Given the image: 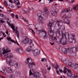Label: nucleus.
I'll use <instances>...</instances> for the list:
<instances>
[{
  "mask_svg": "<svg viewBox=\"0 0 78 78\" xmlns=\"http://www.w3.org/2000/svg\"><path fill=\"white\" fill-rule=\"evenodd\" d=\"M5 58L6 60L9 65H11L12 64H14L16 62V61L14 60H12V58L14 57L13 55L11 53L7 54L5 55Z\"/></svg>",
  "mask_w": 78,
  "mask_h": 78,
  "instance_id": "obj_1",
  "label": "nucleus"
},
{
  "mask_svg": "<svg viewBox=\"0 0 78 78\" xmlns=\"http://www.w3.org/2000/svg\"><path fill=\"white\" fill-rule=\"evenodd\" d=\"M51 22H49L48 25V27H50L48 31L49 36L51 39H56V37H54V36H53L54 35V32L53 30H52L51 28V27H52L53 23H54V21H53V20H51Z\"/></svg>",
  "mask_w": 78,
  "mask_h": 78,
  "instance_id": "obj_2",
  "label": "nucleus"
},
{
  "mask_svg": "<svg viewBox=\"0 0 78 78\" xmlns=\"http://www.w3.org/2000/svg\"><path fill=\"white\" fill-rule=\"evenodd\" d=\"M32 71L33 73H32V72H31V69H30L29 71V74L30 76L31 75H33L35 78H39L41 76V74H40L39 73L37 72H35L34 71V70L32 69Z\"/></svg>",
  "mask_w": 78,
  "mask_h": 78,
  "instance_id": "obj_3",
  "label": "nucleus"
},
{
  "mask_svg": "<svg viewBox=\"0 0 78 78\" xmlns=\"http://www.w3.org/2000/svg\"><path fill=\"white\" fill-rule=\"evenodd\" d=\"M32 60H30V58H27V62L26 64H28L29 67L30 69H31L32 67H33V66H35V63L34 62H32L31 63H30V61H31Z\"/></svg>",
  "mask_w": 78,
  "mask_h": 78,
  "instance_id": "obj_4",
  "label": "nucleus"
},
{
  "mask_svg": "<svg viewBox=\"0 0 78 78\" xmlns=\"http://www.w3.org/2000/svg\"><path fill=\"white\" fill-rule=\"evenodd\" d=\"M10 51L8 50V49L7 48L6 49L3 48L2 49H0V55H2V54L5 55L8 52H10Z\"/></svg>",
  "mask_w": 78,
  "mask_h": 78,
  "instance_id": "obj_5",
  "label": "nucleus"
},
{
  "mask_svg": "<svg viewBox=\"0 0 78 78\" xmlns=\"http://www.w3.org/2000/svg\"><path fill=\"white\" fill-rule=\"evenodd\" d=\"M11 28L13 30V32H15V33L16 34H17V37L18 38H19V32L17 31V27H16L15 29V26L13 25H12V26L11 27Z\"/></svg>",
  "mask_w": 78,
  "mask_h": 78,
  "instance_id": "obj_6",
  "label": "nucleus"
},
{
  "mask_svg": "<svg viewBox=\"0 0 78 78\" xmlns=\"http://www.w3.org/2000/svg\"><path fill=\"white\" fill-rule=\"evenodd\" d=\"M69 66V67H74L75 69H76L78 71V65L76 63H74L73 64V63L71 62H69L68 64Z\"/></svg>",
  "mask_w": 78,
  "mask_h": 78,
  "instance_id": "obj_7",
  "label": "nucleus"
},
{
  "mask_svg": "<svg viewBox=\"0 0 78 78\" xmlns=\"http://www.w3.org/2000/svg\"><path fill=\"white\" fill-rule=\"evenodd\" d=\"M38 31L39 34L41 33H42V32H43L42 35L43 36H44V39H46V38L48 37L47 36V32L41 29L39 30Z\"/></svg>",
  "mask_w": 78,
  "mask_h": 78,
  "instance_id": "obj_8",
  "label": "nucleus"
},
{
  "mask_svg": "<svg viewBox=\"0 0 78 78\" xmlns=\"http://www.w3.org/2000/svg\"><path fill=\"white\" fill-rule=\"evenodd\" d=\"M47 7H45V10H43L42 11V12L43 13V15L45 17H48V10Z\"/></svg>",
  "mask_w": 78,
  "mask_h": 78,
  "instance_id": "obj_9",
  "label": "nucleus"
},
{
  "mask_svg": "<svg viewBox=\"0 0 78 78\" xmlns=\"http://www.w3.org/2000/svg\"><path fill=\"white\" fill-rule=\"evenodd\" d=\"M70 49L69 48H63L62 49V51L65 54H67V52H69V51H70Z\"/></svg>",
  "mask_w": 78,
  "mask_h": 78,
  "instance_id": "obj_10",
  "label": "nucleus"
},
{
  "mask_svg": "<svg viewBox=\"0 0 78 78\" xmlns=\"http://www.w3.org/2000/svg\"><path fill=\"white\" fill-rule=\"evenodd\" d=\"M61 43L62 45H66L67 43V40L60 39L59 41L58 44H61Z\"/></svg>",
  "mask_w": 78,
  "mask_h": 78,
  "instance_id": "obj_11",
  "label": "nucleus"
},
{
  "mask_svg": "<svg viewBox=\"0 0 78 78\" xmlns=\"http://www.w3.org/2000/svg\"><path fill=\"white\" fill-rule=\"evenodd\" d=\"M38 17V19L39 20V21H41V23L43 24L44 23V22L42 21V20H43L44 17H42L41 14L39 13L37 14Z\"/></svg>",
  "mask_w": 78,
  "mask_h": 78,
  "instance_id": "obj_12",
  "label": "nucleus"
},
{
  "mask_svg": "<svg viewBox=\"0 0 78 78\" xmlns=\"http://www.w3.org/2000/svg\"><path fill=\"white\" fill-rule=\"evenodd\" d=\"M69 36H70V34L69 33H67V37H66V34H63L62 35V39H69Z\"/></svg>",
  "mask_w": 78,
  "mask_h": 78,
  "instance_id": "obj_13",
  "label": "nucleus"
},
{
  "mask_svg": "<svg viewBox=\"0 0 78 78\" xmlns=\"http://www.w3.org/2000/svg\"><path fill=\"white\" fill-rule=\"evenodd\" d=\"M67 71L68 72L67 73V76H68L69 77H72V75H73V74H72V73L71 70L69 69H67Z\"/></svg>",
  "mask_w": 78,
  "mask_h": 78,
  "instance_id": "obj_14",
  "label": "nucleus"
},
{
  "mask_svg": "<svg viewBox=\"0 0 78 78\" xmlns=\"http://www.w3.org/2000/svg\"><path fill=\"white\" fill-rule=\"evenodd\" d=\"M16 50L17 52H19L20 54H22L23 52V50L21 48H16Z\"/></svg>",
  "mask_w": 78,
  "mask_h": 78,
  "instance_id": "obj_15",
  "label": "nucleus"
},
{
  "mask_svg": "<svg viewBox=\"0 0 78 78\" xmlns=\"http://www.w3.org/2000/svg\"><path fill=\"white\" fill-rule=\"evenodd\" d=\"M32 50V46H29L26 49V51L27 52H30Z\"/></svg>",
  "mask_w": 78,
  "mask_h": 78,
  "instance_id": "obj_16",
  "label": "nucleus"
},
{
  "mask_svg": "<svg viewBox=\"0 0 78 78\" xmlns=\"http://www.w3.org/2000/svg\"><path fill=\"white\" fill-rule=\"evenodd\" d=\"M27 43L29 44L30 46H34V44L33 43V40L31 39H28L27 41Z\"/></svg>",
  "mask_w": 78,
  "mask_h": 78,
  "instance_id": "obj_17",
  "label": "nucleus"
},
{
  "mask_svg": "<svg viewBox=\"0 0 78 78\" xmlns=\"http://www.w3.org/2000/svg\"><path fill=\"white\" fill-rule=\"evenodd\" d=\"M5 70L8 73H10L12 72V69L11 67H7L6 68Z\"/></svg>",
  "mask_w": 78,
  "mask_h": 78,
  "instance_id": "obj_18",
  "label": "nucleus"
},
{
  "mask_svg": "<svg viewBox=\"0 0 78 78\" xmlns=\"http://www.w3.org/2000/svg\"><path fill=\"white\" fill-rule=\"evenodd\" d=\"M55 22H57V23H56V24L58 25V27H59V26H60V25H59V23L62 22V21H60V20L58 21V19H55Z\"/></svg>",
  "mask_w": 78,
  "mask_h": 78,
  "instance_id": "obj_19",
  "label": "nucleus"
},
{
  "mask_svg": "<svg viewBox=\"0 0 78 78\" xmlns=\"http://www.w3.org/2000/svg\"><path fill=\"white\" fill-rule=\"evenodd\" d=\"M70 9H72V8H68L67 9H66V10H63L62 11V12H69V11H70Z\"/></svg>",
  "mask_w": 78,
  "mask_h": 78,
  "instance_id": "obj_20",
  "label": "nucleus"
},
{
  "mask_svg": "<svg viewBox=\"0 0 78 78\" xmlns=\"http://www.w3.org/2000/svg\"><path fill=\"white\" fill-rule=\"evenodd\" d=\"M68 41L70 43H76V42L75 39H69Z\"/></svg>",
  "mask_w": 78,
  "mask_h": 78,
  "instance_id": "obj_21",
  "label": "nucleus"
},
{
  "mask_svg": "<svg viewBox=\"0 0 78 78\" xmlns=\"http://www.w3.org/2000/svg\"><path fill=\"white\" fill-rule=\"evenodd\" d=\"M7 20H8L7 23H8L9 26H10V27H12V25L13 24H12L10 23V22H11V21H10V20H9V19H8Z\"/></svg>",
  "mask_w": 78,
  "mask_h": 78,
  "instance_id": "obj_22",
  "label": "nucleus"
},
{
  "mask_svg": "<svg viewBox=\"0 0 78 78\" xmlns=\"http://www.w3.org/2000/svg\"><path fill=\"white\" fill-rule=\"evenodd\" d=\"M73 9L76 10V11H78V4L76 5L75 6L73 7Z\"/></svg>",
  "mask_w": 78,
  "mask_h": 78,
  "instance_id": "obj_23",
  "label": "nucleus"
},
{
  "mask_svg": "<svg viewBox=\"0 0 78 78\" xmlns=\"http://www.w3.org/2000/svg\"><path fill=\"white\" fill-rule=\"evenodd\" d=\"M28 39H24L22 41V43L23 44L28 43Z\"/></svg>",
  "mask_w": 78,
  "mask_h": 78,
  "instance_id": "obj_24",
  "label": "nucleus"
},
{
  "mask_svg": "<svg viewBox=\"0 0 78 78\" xmlns=\"http://www.w3.org/2000/svg\"><path fill=\"white\" fill-rule=\"evenodd\" d=\"M21 18H22V19H23L24 22H26L27 23H28V21L27 20L25 19L24 17L22 16H21Z\"/></svg>",
  "mask_w": 78,
  "mask_h": 78,
  "instance_id": "obj_25",
  "label": "nucleus"
},
{
  "mask_svg": "<svg viewBox=\"0 0 78 78\" xmlns=\"http://www.w3.org/2000/svg\"><path fill=\"white\" fill-rule=\"evenodd\" d=\"M8 41L10 42H13V43H14L15 44L16 43V42L14 41V40L11 39H8Z\"/></svg>",
  "mask_w": 78,
  "mask_h": 78,
  "instance_id": "obj_26",
  "label": "nucleus"
},
{
  "mask_svg": "<svg viewBox=\"0 0 78 78\" xmlns=\"http://www.w3.org/2000/svg\"><path fill=\"white\" fill-rule=\"evenodd\" d=\"M54 41V39H52L51 40V42H50V44L51 45H54V43H51L52 42H53Z\"/></svg>",
  "mask_w": 78,
  "mask_h": 78,
  "instance_id": "obj_27",
  "label": "nucleus"
},
{
  "mask_svg": "<svg viewBox=\"0 0 78 78\" xmlns=\"http://www.w3.org/2000/svg\"><path fill=\"white\" fill-rule=\"evenodd\" d=\"M10 77L11 78H15V75L14 73H12V74L10 76Z\"/></svg>",
  "mask_w": 78,
  "mask_h": 78,
  "instance_id": "obj_28",
  "label": "nucleus"
},
{
  "mask_svg": "<svg viewBox=\"0 0 78 78\" xmlns=\"http://www.w3.org/2000/svg\"><path fill=\"white\" fill-rule=\"evenodd\" d=\"M38 53V52L36 51H35L33 53V54L35 56H37V55H38L37 54Z\"/></svg>",
  "mask_w": 78,
  "mask_h": 78,
  "instance_id": "obj_29",
  "label": "nucleus"
},
{
  "mask_svg": "<svg viewBox=\"0 0 78 78\" xmlns=\"http://www.w3.org/2000/svg\"><path fill=\"white\" fill-rule=\"evenodd\" d=\"M56 34H58V35H59L60 34V30H58L56 31Z\"/></svg>",
  "mask_w": 78,
  "mask_h": 78,
  "instance_id": "obj_30",
  "label": "nucleus"
},
{
  "mask_svg": "<svg viewBox=\"0 0 78 78\" xmlns=\"http://www.w3.org/2000/svg\"><path fill=\"white\" fill-rule=\"evenodd\" d=\"M68 17L67 16H66V14L63 15V17H62V19H67V18Z\"/></svg>",
  "mask_w": 78,
  "mask_h": 78,
  "instance_id": "obj_31",
  "label": "nucleus"
},
{
  "mask_svg": "<svg viewBox=\"0 0 78 78\" xmlns=\"http://www.w3.org/2000/svg\"><path fill=\"white\" fill-rule=\"evenodd\" d=\"M44 60H45V62H47V59H46L45 58H42L41 60V61H42V62H44Z\"/></svg>",
  "mask_w": 78,
  "mask_h": 78,
  "instance_id": "obj_32",
  "label": "nucleus"
},
{
  "mask_svg": "<svg viewBox=\"0 0 78 78\" xmlns=\"http://www.w3.org/2000/svg\"><path fill=\"white\" fill-rule=\"evenodd\" d=\"M4 5H5V6H8V3L6 1L4 2Z\"/></svg>",
  "mask_w": 78,
  "mask_h": 78,
  "instance_id": "obj_33",
  "label": "nucleus"
},
{
  "mask_svg": "<svg viewBox=\"0 0 78 78\" xmlns=\"http://www.w3.org/2000/svg\"><path fill=\"white\" fill-rule=\"evenodd\" d=\"M30 30H31V31L32 33H33L34 34H35V32L33 29H30Z\"/></svg>",
  "mask_w": 78,
  "mask_h": 78,
  "instance_id": "obj_34",
  "label": "nucleus"
},
{
  "mask_svg": "<svg viewBox=\"0 0 78 78\" xmlns=\"http://www.w3.org/2000/svg\"><path fill=\"white\" fill-rule=\"evenodd\" d=\"M17 6L20 5V2H19V1H17Z\"/></svg>",
  "mask_w": 78,
  "mask_h": 78,
  "instance_id": "obj_35",
  "label": "nucleus"
},
{
  "mask_svg": "<svg viewBox=\"0 0 78 78\" xmlns=\"http://www.w3.org/2000/svg\"><path fill=\"white\" fill-rule=\"evenodd\" d=\"M59 66L58 65H57L55 67V69L57 70V69H59Z\"/></svg>",
  "mask_w": 78,
  "mask_h": 78,
  "instance_id": "obj_36",
  "label": "nucleus"
},
{
  "mask_svg": "<svg viewBox=\"0 0 78 78\" xmlns=\"http://www.w3.org/2000/svg\"><path fill=\"white\" fill-rule=\"evenodd\" d=\"M1 32H2V34L3 37H6V36L5 35V33H3L2 31H1Z\"/></svg>",
  "mask_w": 78,
  "mask_h": 78,
  "instance_id": "obj_37",
  "label": "nucleus"
},
{
  "mask_svg": "<svg viewBox=\"0 0 78 78\" xmlns=\"http://www.w3.org/2000/svg\"><path fill=\"white\" fill-rule=\"evenodd\" d=\"M11 17H12V18H13L15 16L14 14L13 13H12L11 14Z\"/></svg>",
  "mask_w": 78,
  "mask_h": 78,
  "instance_id": "obj_38",
  "label": "nucleus"
},
{
  "mask_svg": "<svg viewBox=\"0 0 78 78\" xmlns=\"http://www.w3.org/2000/svg\"><path fill=\"white\" fill-rule=\"evenodd\" d=\"M63 72V73H67V70L66 69H64Z\"/></svg>",
  "mask_w": 78,
  "mask_h": 78,
  "instance_id": "obj_39",
  "label": "nucleus"
},
{
  "mask_svg": "<svg viewBox=\"0 0 78 78\" xmlns=\"http://www.w3.org/2000/svg\"><path fill=\"white\" fill-rule=\"evenodd\" d=\"M12 0H9V1L10 3H13V2H12Z\"/></svg>",
  "mask_w": 78,
  "mask_h": 78,
  "instance_id": "obj_40",
  "label": "nucleus"
},
{
  "mask_svg": "<svg viewBox=\"0 0 78 78\" xmlns=\"http://www.w3.org/2000/svg\"><path fill=\"white\" fill-rule=\"evenodd\" d=\"M5 23V21L2 20H0V23Z\"/></svg>",
  "mask_w": 78,
  "mask_h": 78,
  "instance_id": "obj_41",
  "label": "nucleus"
},
{
  "mask_svg": "<svg viewBox=\"0 0 78 78\" xmlns=\"http://www.w3.org/2000/svg\"><path fill=\"white\" fill-rule=\"evenodd\" d=\"M13 2L15 3H16L17 2V0H14Z\"/></svg>",
  "mask_w": 78,
  "mask_h": 78,
  "instance_id": "obj_42",
  "label": "nucleus"
},
{
  "mask_svg": "<svg viewBox=\"0 0 78 78\" xmlns=\"http://www.w3.org/2000/svg\"><path fill=\"white\" fill-rule=\"evenodd\" d=\"M51 14L53 16H55V13H54V12H52L51 13Z\"/></svg>",
  "mask_w": 78,
  "mask_h": 78,
  "instance_id": "obj_43",
  "label": "nucleus"
},
{
  "mask_svg": "<svg viewBox=\"0 0 78 78\" xmlns=\"http://www.w3.org/2000/svg\"><path fill=\"white\" fill-rule=\"evenodd\" d=\"M75 2V0H72L71 2V3H73V2Z\"/></svg>",
  "mask_w": 78,
  "mask_h": 78,
  "instance_id": "obj_44",
  "label": "nucleus"
},
{
  "mask_svg": "<svg viewBox=\"0 0 78 78\" xmlns=\"http://www.w3.org/2000/svg\"><path fill=\"white\" fill-rule=\"evenodd\" d=\"M59 70L61 73H62V72H63V71H62V69H59Z\"/></svg>",
  "mask_w": 78,
  "mask_h": 78,
  "instance_id": "obj_45",
  "label": "nucleus"
},
{
  "mask_svg": "<svg viewBox=\"0 0 78 78\" xmlns=\"http://www.w3.org/2000/svg\"><path fill=\"white\" fill-rule=\"evenodd\" d=\"M47 69L48 70H50V69H51V67H49Z\"/></svg>",
  "mask_w": 78,
  "mask_h": 78,
  "instance_id": "obj_46",
  "label": "nucleus"
},
{
  "mask_svg": "<svg viewBox=\"0 0 78 78\" xmlns=\"http://www.w3.org/2000/svg\"><path fill=\"white\" fill-rule=\"evenodd\" d=\"M68 22H67V24H68V25H70V21L68 20Z\"/></svg>",
  "mask_w": 78,
  "mask_h": 78,
  "instance_id": "obj_47",
  "label": "nucleus"
},
{
  "mask_svg": "<svg viewBox=\"0 0 78 78\" xmlns=\"http://www.w3.org/2000/svg\"><path fill=\"white\" fill-rule=\"evenodd\" d=\"M15 17H16V18L17 19H19V17H18V15H16L15 16Z\"/></svg>",
  "mask_w": 78,
  "mask_h": 78,
  "instance_id": "obj_48",
  "label": "nucleus"
},
{
  "mask_svg": "<svg viewBox=\"0 0 78 78\" xmlns=\"http://www.w3.org/2000/svg\"><path fill=\"white\" fill-rule=\"evenodd\" d=\"M24 37L25 39H28V37Z\"/></svg>",
  "mask_w": 78,
  "mask_h": 78,
  "instance_id": "obj_49",
  "label": "nucleus"
},
{
  "mask_svg": "<svg viewBox=\"0 0 78 78\" xmlns=\"http://www.w3.org/2000/svg\"><path fill=\"white\" fill-rule=\"evenodd\" d=\"M60 78H65V76H62L60 77Z\"/></svg>",
  "mask_w": 78,
  "mask_h": 78,
  "instance_id": "obj_50",
  "label": "nucleus"
},
{
  "mask_svg": "<svg viewBox=\"0 0 78 78\" xmlns=\"http://www.w3.org/2000/svg\"><path fill=\"white\" fill-rule=\"evenodd\" d=\"M17 74L18 75H20V72H17Z\"/></svg>",
  "mask_w": 78,
  "mask_h": 78,
  "instance_id": "obj_51",
  "label": "nucleus"
},
{
  "mask_svg": "<svg viewBox=\"0 0 78 78\" xmlns=\"http://www.w3.org/2000/svg\"><path fill=\"white\" fill-rule=\"evenodd\" d=\"M56 41L57 43H58V44H59V41H58V40L56 39Z\"/></svg>",
  "mask_w": 78,
  "mask_h": 78,
  "instance_id": "obj_52",
  "label": "nucleus"
},
{
  "mask_svg": "<svg viewBox=\"0 0 78 78\" xmlns=\"http://www.w3.org/2000/svg\"><path fill=\"white\" fill-rule=\"evenodd\" d=\"M56 72L57 73V74H59V71L57 70L56 71Z\"/></svg>",
  "mask_w": 78,
  "mask_h": 78,
  "instance_id": "obj_53",
  "label": "nucleus"
},
{
  "mask_svg": "<svg viewBox=\"0 0 78 78\" xmlns=\"http://www.w3.org/2000/svg\"><path fill=\"white\" fill-rule=\"evenodd\" d=\"M7 39H11V37H7Z\"/></svg>",
  "mask_w": 78,
  "mask_h": 78,
  "instance_id": "obj_54",
  "label": "nucleus"
},
{
  "mask_svg": "<svg viewBox=\"0 0 78 78\" xmlns=\"http://www.w3.org/2000/svg\"><path fill=\"white\" fill-rule=\"evenodd\" d=\"M71 36L73 37H75V35L73 34H71Z\"/></svg>",
  "mask_w": 78,
  "mask_h": 78,
  "instance_id": "obj_55",
  "label": "nucleus"
},
{
  "mask_svg": "<svg viewBox=\"0 0 78 78\" xmlns=\"http://www.w3.org/2000/svg\"><path fill=\"white\" fill-rule=\"evenodd\" d=\"M53 2V0H50L49 3H51V2Z\"/></svg>",
  "mask_w": 78,
  "mask_h": 78,
  "instance_id": "obj_56",
  "label": "nucleus"
},
{
  "mask_svg": "<svg viewBox=\"0 0 78 78\" xmlns=\"http://www.w3.org/2000/svg\"><path fill=\"white\" fill-rule=\"evenodd\" d=\"M5 33L6 34H8V30H6V31L5 32Z\"/></svg>",
  "mask_w": 78,
  "mask_h": 78,
  "instance_id": "obj_57",
  "label": "nucleus"
},
{
  "mask_svg": "<svg viewBox=\"0 0 78 78\" xmlns=\"http://www.w3.org/2000/svg\"><path fill=\"white\" fill-rule=\"evenodd\" d=\"M64 70H67V67L66 66H65L64 67Z\"/></svg>",
  "mask_w": 78,
  "mask_h": 78,
  "instance_id": "obj_58",
  "label": "nucleus"
},
{
  "mask_svg": "<svg viewBox=\"0 0 78 78\" xmlns=\"http://www.w3.org/2000/svg\"><path fill=\"white\" fill-rule=\"evenodd\" d=\"M16 67H17L18 66V63H16Z\"/></svg>",
  "mask_w": 78,
  "mask_h": 78,
  "instance_id": "obj_59",
  "label": "nucleus"
},
{
  "mask_svg": "<svg viewBox=\"0 0 78 78\" xmlns=\"http://www.w3.org/2000/svg\"><path fill=\"white\" fill-rule=\"evenodd\" d=\"M52 66L54 67V68H55V65H54L53 64H52Z\"/></svg>",
  "mask_w": 78,
  "mask_h": 78,
  "instance_id": "obj_60",
  "label": "nucleus"
},
{
  "mask_svg": "<svg viewBox=\"0 0 78 78\" xmlns=\"http://www.w3.org/2000/svg\"><path fill=\"white\" fill-rule=\"evenodd\" d=\"M76 50H78V48L77 47H76Z\"/></svg>",
  "mask_w": 78,
  "mask_h": 78,
  "instance_id": "obj_61",
  "label": "nucleus"
},
{
  "mask_svg": "<svg viewBox=\"0 0 78 78\" xmlns=\"http://www.w3.org/2000/svg\"><path fill=\"white\" fill-rule=\"evenodd\" d=\"M64 0H59V1H60V2H62L64 1Z\"/></svg>",
  "mask_w": 78,
  "mask_h": 78,
  "instance_id": "obj_62",
  "label": "nucleus"
},
{
  "mask_svg": "<svg viewBox=\"0 0 78 78\" xmlns=\"http://www.w3.org/2000/svg\"><path fill=\"white\" fill-rule=\"evenodd\" d=\"M16 43L18 45H19V44H18V42H16Z\"/></svg>",
  "mask_w": 78,
  "mask_h": 78,
  "instance_id": "obj_63",
  "label": "nucleus"
},
{
  "mask_svg": "<svg viewBox=\"0 0 78 78\" xmlns=\"http://www.w3.org/2000/svg\"><path fill=\"white\" fill-rule=\"evenodd\" d=\"M2 78H5V77H4V76H2Z\"/></svg>",
  "mask_w": 78,
  "mask_h": 78,
  "instance_id": "obj_64",
  "label": "nucleus"
}]
</instances>
